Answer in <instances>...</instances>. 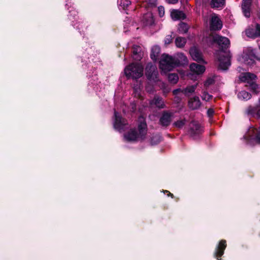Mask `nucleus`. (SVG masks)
<instances>
[{"label":"nucleus","mask_w":260,"mask_h":260,"mask_svg":"<svg viewBox=\"0 0 260 260\" xmlns=\"http://www.w3.org/2000/svg\"><path fill=\"white\" fill-rule=\"evenodd\" d=\"M213 41L219 46L221 52L224 53L218 54V69L227 70L231 64V55L229 52H226L230 45V40L225 37L216 36L214 37Z\"/></svg>","instance_id":"obj_1"},{"label":"nucleus","mask_w":260,"mask_h":260,"mask_svg":"<svg viewBox=\"0 0 260 260\" xmlns=\"http://www.w3.org/2000/svg\"><path fill=\"white\" fill-rule=\"evenodd\" d=\"M143 68L138 63H131L124 69V73L128 78L137 79L143 75Z\"/></svg>","instance_id":"obj_2"},{"label":"nucleus","mask_w":260,"mask_h":260,"mask_svg":"<svg viewBox=\"0 0 260 260\" xmlns=\"http://www.w3.org/2000/svg\"><path fill=\"white\" fill-rule=\"evenodd\" d=\"M177 67V64L175 57L166 54L162 55L159 61V67L162 70L170 71Z\"/></svg>","instance_id":"obj_3"},{"label":"nucleus","mask_w":260,"mask_h":260,"mask_svg":"<svg viewBox=\"0 0 260 260\" xmlns=\"http://www.w3.org/2000/svg\"><path fill=\"white\" fill-rule=\"evenodd\" d=\"M203 130L201 125L197 122L192 121L190 122L188 134L193 139L198 138L202 133Z\"/></svg>","instance_id":"obj_4"},{"label":"nucleus","mask_w":260,"mask_h":260,"mask_svg":"<svg viewBox=\"0 0 260 260\" xmlns=\"http://www.w3.org/2000/svg\"><path fill=\"white\" fill-rule=\"evenodd\" d=\"M173 114L168 111H163L159 117L158 124L163 128H167L171 123Z\"/></svg>","instance_id":"obj_5"},{"label":"nucleus","mask_w":260,"mask_h":260,"mask_svg":"<svg viewBox=\"0 0 260 260\" xmlns=\"http://www.w3.org/2000/svg\"><path fill=\"white\" fill-rule=\"evenodd\" d=\"M227 246L225 240H221L217 245L213 255L217 260H223L221 257L224 253V250Z\"/></svg>","instance_id":"obj_6"},{"label":"nucleus","mask_w":260,"mask_h":260,"mask_svg":"<svg viewBox=\"0 0 260 260\" xmlns=\"http://www.w3.org/2000/svg\"><path fill=\"white\" fill-rule=\"evenodd\" d=\"M145 75L149 80H154L157 78L158 72L155 65L152 63H148L145 68Z\"/></svg>","instance_id":"obj_7"},{"label":"nucleus","mask_w":260,"mask_h":260,"mask_svg":"<svg viewBox=\"0 0 260 260\" xmlns=\"http://www.w3.org/2000/svg\"><path fill=\"white\" fill-rule=\"evenodd\" d=\"M115 120L114 127L118 131H121L124 128V126L127 124V120L119 115L118 113L114 112Z\"/></svg>","instance_id":"obj_8"},{"label":"nucleus","mask_w":260,"mask_h":260,"mask_svg":"<svg viewBox=\"0 0 260 260\" xmlns=\"http://www.w3.org/2000/svg\"><path fill=\"white\" fill-rule=\"evenodd\" d=\"M189 54L192 58L199 63H205L203 54L201 51L196 46L192 47L189 49Z\"/></svg>","instance_id":"obj_9"},{"label":"nucleus","mask_w":260,"mask_h":260,"mask_svg":"<svg viewBox=\"0 0 260 260\" xmlns=\"http://www.w3.org/2000/svg\"><path fill=\"white\" fill-rule=\"evenodd\" d=\"M222 27V22L218 16L214 14L212 16L210 22V28L211 30H219Z\"/></svg>","instance_id":"obj_10"},{"label":"nucleus","mask_w":260,"mask_h":260,"mask_svg":"<svg viewBox=\"0 0 260 260\" xmlns=\"http://www.w3.org/2000/svg\"><path fill=\"white\" fill-rule=\"evenodd\" d=\"M141 21L144 26H150L154 24V19L151 12L144 14Z\"/></svg>","instance_id":"obj_11"},{"label":"nucleus","mask_w":260,"mask_h":260,"mask_svg":"<svg viewBox=\"0 0 260 260\" xmlns=\"http://www.w3.org/2000/svg\"><path fill=\"white\" fill-rule=\"evenodd\" d=\"M247 113L252 117L260 118V104L253 107L249 106L247 110Z\"/></svg>","instance_id":"obj_12"},{"label":"nucleus","mask_w":260,"mask_h":260,"mask_svg":"<svg viewBox=\"0 0 260 260\" xmlns=\"http://www.w3.org/2000/svg\"><path fill=\"white\" fill-rule=\"evenodd\" d=\"M138 137L144 140L145 138V136L147 134V125L145 120L141 121L138 125Z\"/></svg>","instance_id":"obj_13"},{"label":"nucleus","mask_w":260,"mask_h":260,"mask_svg":"<svg viewBox=\"0 0 260 260\" xmlns=\"http://www.w3.org/2000/svg\"><path fill=\"white\" fill-rule=\"evenodd\" d=\"M133 58L134 60L140 61L143 56L142 48L140 46L134 45L132 48Z\"/></svg>","instance_id":"obj_14"},{"label":"nucleus","mask_w":260,"mask_h":260,"mask_svg":"<svg viewBox=\"0 0 260 260\" xmlns=\"http://www.w3.org/2000/svg\"><path fill=\"white\" fill-rule=\"evenodd\" d=\"M190 70L197 75L202 74L205 71V67L203 65L196 63H192L189 66Z\"/></svg>","instance_id":"obj_15"},{"label":"nucleus","mask_w":260,"mask_h":260,"mask_svg":"<svg viewBox=\"0 0 260 260\" xmlns=\"http://www.w3.org/2000/svg\"><path fill=\"white\" fill-rule=\"evenodd\" d=\"M201 105V102L198 96H194L193 98H191L188 103L189 108L192 110L198 109L200 107Z\"/></svg>","instance_id":"obj_16"},{"label":"nucleus","mask_w":260,"mask_h":260,"mask_svg":"<svg viewBox=\"0 0 260 260\" xmlns=\"http://www.w3.org/2000/svg\"><path fill=\"white\" fill-rule=\"evenodd\" d=\"M124 136L127 141H135L138 138V134L136 129L132 128L124 134Z\"/></svg>","instance_id":"obj_17"},{"label":"nucleus","mask_w":260,"mask_h":260,"mask_svg":"<svg viewBox=\"0 0 260 260\" xmlns=\"http://www.w3.org/2000/svg\"><path fill=\"white\" fill-rule=\"evenodd\" d=\"M150 104L151 105H155L158 109H163L166 107L162 98L158 95H155L153 100L150 102Z\"/></svg>","instance_id":"obj_18"},{"label":"nucleus","mask_w":260,"mask_h":260,"mask_svg":"<svg viewBox=\"0 0 260 260\" xmlns=\"http://www.w3.org/2000/svg\"><path fill=\"white\" fill-rule=\"evenodd\" d=\"M175 58L177 67L185 64L188 62L187 57L183 53H177Z\"/></svg>","instance_id":"obj_19"},{"label":"nucleus","mask_w":260,"mask_h":260,"mask_svg":"<svg viewBox=\"0 0 260 260\" xmlns=\"http://www.w3.org/2000/svg\"><path fill=\"white\" fill-rule=\"evenodd\" d=\"M256 78V76L253 73L249 72L246 73L241 78V81L248 84L253 82Z\"/></svg>","instance_id":"obj_20"},{"label":"nucleus","mask_w":260,"mask_h":260,"mask_svg":"<svg viewBox=\"0 0 260 260\" xmlns=\"http://www.w3.org/2000/svg\"><path fill=\"white\" fill-rule=\"evenodd\" d=\"M173 19L175 20L185 19L186 17V15L182 11L177 10H173L171 14Z\"/></svg>","instance_id":"obj_21"},{"label":"nucleus","mask_w":260,"mask_h":260,"mask_svg":"<svg viewBox=\"0 0 260 260\" xmlns=\"http://www.w3.org/2000/svg\"><path fill=\"white\" fill-rule=\"evenodd\" d=\"M160 48L158 46H153L151 50L150 58L153 61H156L160 53Z\"/></svg>","instance_id":"obj_22"},{"label":"nucleus","mask_w":260,"mask_h":260,"mask_svg":"<svg viewBox=\"0 0 260 260\" xmlns=\"http://www.w3.org/2000/svg\"><path fill=\"white\" fill-rule=\"evenodd\" d=\"M225 5V0H211L210 6L212 8H222Z\"/></svg>","instance_id":"obj_23"},{"label":"nucleus","mask_w":260,"mask_h":260,"mask_svg":"<svg viewBox=\"0 0 260 260\" xmlns=\"http://www.w3.org/2000/svg\"><path fill=\"white\" fill-rule=\"evenodd\" d=\"M186 43V40L185 38L178 37L175 39V44L177 47H183Z\"/></svg>","instance_id":"obj_24"},{"label":"nucleus","mask_w":260,"mask_h":260,"mask_svg":"<svg viewBox=\"0 0 260 260\" xmlns=\"http://www.w3.org/2000/svg\"><path fill=\"white\" fill-rule=\"evenodd\" d=\"M189 29V26L186 23L181 22L179 24L178 31L180 34H186Z\"/></svg>","instance_id":"obj_25"},{"label":"nucleus","mask_w":260,"mask_h":260,"mask_svg":"<svg viewBox=\"0 0 260 260\" xmlns=\"http://www.w3.org/2000/svg\"><path fill=\"white\" fill-rule=\"evenodd\" d=\"M238 98L244 100H249L251 98V94L245 90L241 91L238 93Z\"/></svg>","instance_id":"obj_26"},{"label":"nucleus","mask_w":260,"mask_h":260,"mask_svg":"<svg viewBox=\"0 0 260 260\" xmlns=\"http://www.w3.org/2000/svg\"><path fill=\"white\" fill-rule=\"evenodd\" d=\"M196 88L197 85L187 86L185 88L182 90V93H183L186 95H188L189 94L193 93Z\"/></svg>","instance_id":"obj_27"},{"label":"nucleus","mask_w":260,"mask_h":260,"mask_svg":"<svg viewBox=\"0 0 260 260\" xmlns=\"http://www.w3.org/2000/svg\"><path fill=\"white\" fill-rule=\"evenodd\" d=\"M179 78L177 74L172 73L168 75V80L172 84H176L178 81Z\"/></svg>","instance_id":"obj_28"},{"label":"nucleus","mask_w":260,"mask_h":260,"mask_svg":"<svg viewBox=\"0 0 260 260\" xmlns=\"http://www.w3.org/2000/svg\"><path fill=\"white\" fill-rule=\"evenodd\" d=\"M246 36L252 39L256 38V35L254 28H250L246 30Z\"/></svg>","instance_id":"obj_29"},{"label":"nucleus","mask_w":260,"mask_h":260,"mask_svg":"<svg viewBox=\"0 0 260 260\" xmlns=\"http://www.w3.org/2000/svg\"><path fill=\"white\" fill-rule=\"evenodd\" d=\"M186 122V120H185V119H183L182 120H177V121H175L173 123V125L176 127L181 128L183 127V126L185 124Z\"/></svg>","instance_id":"obj_30"},{"label":"nucleus","mask_w":260,"mask_h":260,"mask_svg":"<svg viewBox=\"0 0 260 260\" xmlns=\"http://www.w3.org/2000/svg\"><path fill=\"white\" fill-rule=\"evenodd\" d=\"M160 142V137L159 136H153L151 139V144L152 145H157Z\"/></svg>","instance_id":"obj_31"},{"label":"nucleus","mask_w":260,"mask_h":260,"mask_svg":"<svg viewBox=\"0 0 260 260\" xmlns=\"http://www.w3.org/2000/svg\"><path fill=\"white\" fill-rule=\"evenodd\" d=\"M131 4V2L128 0H121L120 2V6L125 9Z\"/></svg>","instance_id":"obj_32"},{"label":"nucleus","mask_w":260,"mask_h":260,"mask_svg":"<svg viewBox=\"0 0 260 260\" xmlns=\"http://www.w3.org/2000/svg\"><path fill=\"white\" fill-rule=\"evenodd\" d=\"M213 98V96L211 94H209L207 92L204 91L203 93V96L202 98L203 100H205L206 101H209L211 100Z\"/></svg>","instance_id":"obj_33"},{"label":"nucleus","mask_w":260,"mask_h":260,"mask_svg":"<svg viewBox=\"0 0 260 260\" xmlns=\"http://www.w3.org/2000/svg\"><path fill=\"white\" fill-rule=\"evenodd\" d=\"M251 2L250 0H243L242 8H250Z\"/></svg>","instance_id":"obj_34"},{"label":"nucleus","mask_w":260,"mask_h":260,"mask_svg":"<svg viewBox=\"0 0 260 260\" xmlns=\"http://www.w3.org/2000/svg\"><path fill=\"white\" fill-rule=\"evenodd\" d=\"M78 25L76 26L77 29H78L79 30L80 33L81 34L82 32L84 33L85 31L83 30V26H85V24L83 22H79Z\"/></svg>","instance_id":"obj_35"},{"label":"nucleus","mask_w":260,"mask_h":260,"mask_svg":"<svg viewBox=\"0 0 260 260\" xmlns=\"http://www.w3.org/2000/svg\"><path fill=\"white\" fill-rule=\"evenodd\" d=\"M215 82V80L211 78H208L206 81L205 82L204 85L208 87L209 86L213 84Z\"/></svg>","instance_id":"obj_36"},{"label":"nucleus","mask_w":260,"mask_h":260,"mask_svg":"<svg viewBox=\"0 0 260 260\" xmlns=\"http://www.w3.org/2000/svg\"><path fill=\"white\" fill-rule=\"evenodd\" d=\"M243 13L244 16L247 18L250 16V8H242Z\"/></svg>","instance_id":"obj_37"},{"label":"nucleus","mask_w":260,"mask_h":260,"mask_svg":"<svg viewBox=\"0 0 260 260\" xmlns=\"http://www.w3.org/2000/svg\"><path fill=\"white\" fill-rule=\"evenodd\" d=\"M250 88L253 91L256 92L258 89V85L254 81L248 84Z\"/></svg>","instance_id":"obj_38"},{"label":"nucleus","mask_w":260,"mask_h":260,"mask_svg":"<svg viewBox=\"0 0 260 260\" xmlns=\"http://www.w3.org/2000/svg\"><path fill=\"white\" fill-rule=\"evenodd\" d=\"M254 29L255 31L256 37H260V24L258 23L256 24L255 28H254Z\"/></svg>","instance_id":"obj_39"},{"label":"nucleus","mask_w":260,"mask_h":260,"mask_svg":"<svg viewBox=\"0 0 260 260\" xmlns=\"http://www.w3.org/2000/svg\"><path fill=\"white\" fill-rule=\"evenodd\" d=\"M148 6L149 7H155L156 6V0H148Z\"/></svg>","instance_id":"obj_40"},{"label":"nucleus","mask_w":260,"mask_h":260,"mask_svg":"<svg viewBox=\"0 0 260 260\" xmlns=\"http://www.w3.org/2000/svg\"><path fill=\"white\" fill-rule=\"evenodd\" d=\"M172 36L171 35H168L166 36V37L165 38V44H169L172 42Z\"/></svg>","instance_id":"obj_41"},{"label":"nucleus","mask_w":260,"mask_h":260,"mask_svg":"<svg viewBox=\"0 0 260 260\" xmlns=\"http://www.w3.org/2000/svg\"><path fill=\"white\" fill-rule=\"evenodd\" d=\"M214 111L213 109L210 108L207 110V115L209 117H211L213 116Z\"/></svg>","instance_id":"obj_42"},{"label":"nucleus","mask_w":260,"mask_h":260,"mask_svg":"<svg viewBox=\"0 0 260 260\" xmlns=\"http://www.w3.org/2000/svg\"><path fill=\"white\" fill-rule=\"evenodd\" d=\"M158 11H159V15L160 17H162L165 14V11L164 7H158Z\"/></svg>","instance_id":"obj_43"},{"label":"nucleus","mask_w":260,"mask_h":260,"mask_svg":"<svg viewBox=\"0 0 260 260\" xmlns=\"http://www.w3.org/2000/svg\"><path fill=\"white\" fill-rule=\"evenodd\" d=\"M255 141L260 144V132H258L255 136Z\"/></svg>","instance_id":"obj_44"},{"label":"nucleus","mask_w":260,"mask_h":260,"mask_svg":"<svg viewBox=\"0 0 260 260\" xmlns=\"http://www.w3.org/2000/svg\"><path fill=\"white\" fill-rule=\"evenodd\" d=\"M181 92H182V90L180 88H177V89H174L173 91V94L174 95H177Z\"/></svg>","instance_id":"obj_45"},{"label":"nucleus","mask_w":260,"mask_h":260,"mask_svg":"<svg viewBox=\"0 0 260 260\" xmlns=\"http://www.w3.org/2000/svg\"><path fill=\"white\" fill-rule=\"evenodd\" d=\"M169 4H176L178 2V0H166Z\"/></svg>","instance_id":"obj_46"},{"label":"nucleus","mask_w":260,"mask_h":260,"mask_svg":"<svg viewBox=\"0 0 260 260\" xmlns=\"http://www.w3.org/2000/svg\"><path fill=\"white\" fill-rule=\"evenodd\" d=\"M164 192L168 193L167 196L168 197H170L172 198H174V196L173 194L171 193L169 191L166 190L164 191Z\"/></svg>","instance_id":"obj_47"},{"label":"nucleus","mask_w":260,"mask_h":260,"mask_svg":"<svg viewBox=\"0 0 260 260\" xmlns=\"http://www.w3.org/2000/svg\"><path fill=\"white\" fill-rule=\"evenodd\" d=\"M257 16H258V18L260 19V12L258 13Z\"/></svg>","instance_id":"obj_48"},{"label":"nucleus","mask_w":260,"mask_h":260,"mask_svg":"<svg viewBox=\"0 0 260 260\" xmlns=\"http://www.w3.org/2000/svg\"><path fill=\"white\" fill-rule=\"evenodd\" d=\"M259 49H260V46H259Z\"/></svg>","instance_id":"obj_49"}]
</instances>
